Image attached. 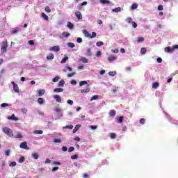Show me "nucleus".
I'll return each instance as SVG.
<instances>
[{
    "mask_svg": "<svg viewBox=\"0 0 178 178\" xmlns=\"http://www.w3.org/2000/svg\"><path fill=\"white\" fill-rule=\"evenodd\" d=\"M67 27H68V29H70V30H72L73 29V24H72V22H68L67 24Z\"/></svg>",
    "mask_w": 178,
    "mask_h": 178,
    "instance_id": "32",
    "label": "nucleus"
},
{
    "mask_svg": "<svg viewBox=\"0 0 178 178\" xmlns=\"http://www.w3.org/2000/svg\"><path fill=\"white\" fill-rule=\"evenodd\" d=\"M67 104H69V105H73V101L71 99L67 100Z\"/></svg>",
    "mask_w": 178,
    "mask_h": 178,
    "instance_id": "64",
    "label": "nucleus"
},
{
    "mask_svg": "<svg viewBox=\"0 0 178 178\" xmlns=\"http://www.w3.org/2000/svg\"><path fill=\"white\" fill-rule=\"evenodd\" d=\"M108 74H109V76H115L116 75V72H113V71H110L109 72H108Z\"/></svg>",
    "mask_w": 178,
    "mask_h": 178,
    "instance_id": "47",
    "label": "nucleus"
},
{
    "mask_svg": "<svg viewBox=\"0 0 178 178\" xmlns=\"http://www.w3.org/2000/svg\"><path fill=\"white\" fill-rule=\"evenodd\" d=\"M42 17H43V19H44V20H48V15H46V14L45 13H42Z\"/></svg>",
    "mask_w": 178,
    "mask_h": 178,
    "instance_id": "35",
    "label": "nucleus"
},
{
    "mask_svg": "<svg viewBox=\"0 0 178 178\" xmlns=\"http://www.w3.org/2000/svg\"><path fill=\"white\" fill-rule=\"evenodd\" d=\"M38 102L40 104V105H42V104H44V99L41 97L38 98Z\"/></svg>",
    "mask_w": 178,
    "mask_h": 178,
    "instance_id": "27",
    "label": "nucleus"
},
{
    "mask_svg": "<svg viewBox=\"0 0 178 178\" xmlns=\"http://www.w3.org/2000/svg\"><path fill=\"white\" fill-rule=\"evenodd\" d=\"M1 108H6V106H9L8 104L3 103L1 104Z\"/></svg>",
    "mask_w": 178,
    "mask_h": 178,
    "instance_id": "50",
    "label": "nucleus"
},
{
    "mask_svg": "<svg viewBox=\"0 0 178 178\" xmlns=\"http://www.w3.org/2000/svg\"><path fill=\"white\" fill-rule=\"evenodd\" d=\"M81 125H76V127L73 129V133H76L77 130H79V127H80Z\"/></svg>",
    "mask_w": 178,
    "mask_h": 178,
    "instance_id": "40",
    "label": "nucleus"
},
{
    "mask_svg": "<svg viewBox=\"0 0 178 178\" xmlns=\"http://www.w3.org/2000/svg\"><path fill=\"white\" fill-rule=\"evenodd\" d=\"M60 80V76H57L52 79L53 83H58Z\"/></svg>",
    "mask_w": 178,
    "mask_h": 178,
    "instance_id": "15",
    "label": "nucleus"
},
{
    "mask_svg": "<svg viewBox=\"0 0 178 178\" xmlns=\"http://www.w3.org/2000/svg\"><path fill=\"white\" fill-rule=\"evenodd\" d=\"M20 148H22L23 149H28L29 147H27V142H23L19 145Z\"/></svg>",
    "mask_w": 178,
    "mask_h": 178,
    "instance_id": "7",
    "label": "nucleus"
},
{
    "mask_svg": "<svg viewBox=\"0 0 178 178\" xmlns=\"http://www.w3.org/2000/svg\"><path fill=\"white\" fill-rule=\"evenodd\" d=\"M44 94H45V90H38V97H42V95H44Z\"/></svg>",
    "mask_w": 178,
    "mask_h": 178,
    "instance_id": "14",
    "label": "nucleus"
},
{
    "mask_svg": "<svg viewBox=\"0 0 178 178\" xmlns=\"http://www.w3.org/2000/svg\"><path fill=\"white\" fill-rule=\"evenodd\" d=\"M6 51H8V42L4 41V42H3V45L1 46V52L5 54V52H6Z\"/></svg>",
    "mask_w": 178,
    "mask_h": 178,
    "instance_id": "2",
    "label": "nucleus"
},
{
    "mask_svg": "<svg viewBox=\"0 0 178 178\" xmlns=\"http://www.w3.org/2000/svg\"><path fill=\"white\" fill-rule=\"evenodd\" d=\"M54 143H62L60 139L55 138L54 139Z\"/></svg>",
    "mask_w": 178,
    "mask_h": 178,
    "instance_id": "58",
    "label": "nucleus"
},
{
    "mask_svg": "<svg viewBox=\"0 0 178 178\" xmlns=\"http://www.w3.org/2000/svg\"><path fill=\"white\" fill-rule=\"evenodd\" d=\"M49 51H54V52H58V51H60V48L59 46H54L53 47H51L49 49Z\"/></svg>",
    "mask_w": 178,
    "mask_h": 178,
    "instance_id": "5",
    "label": "nucleus"
},
{
    "mask_svg": "<svg viewBox=\"0 0 178 178\" xmlns=\"http://www.w3.org/2000/svg\"><path fill=\"white\" fill-rule=\"evenodd\" d=\"M126 22L130 24L131 23L133 22V18L128 17V18L126 19Z\"/></svg>",
    "mask_w": 178,
    "mask_h": 178,
    "instance_id": "33",
    "label": "nucleus"
},
{
    "mask_svg": "<svg viewBox=\"0 0 178 178\" xmlns=\"http://www.w3.org/2000/svg\"><path fill=\"white\" fill-rule=\"evenodd\" d=\"M165 52H167L168 54H170L173 52L174 49L170 47H167L164 49Z\"/></svg>",
    "mask_w": 178,
    "mask_h": 178,
    "instance_id": "8",
    "label": "nucleus"
},
{
    "mask_svg": "<svg viewBox=\"0 0 178 178\" xmlns=\"http://www.w3.org/2000/svg\"><path fill=\"white\" fill-rule=\"evenodd\" d=\"M158 63H162V58L161 57L157 58Z\"/></svg>",
    "mask_w": 178,
    "mask_h": 178,
    "instance_id": "63",
    "label": "nucleus"
},
{
    "mask_svg": "<svg viewBox=\"0 0 178 178\" xmlns=\"http://www.w3.org/2000/svg\"><path fill=\"white\" fill-rule=\"evenodd\" d=\"M84 35H86V37H90V33L88 31H87V30H83V31Z\"/></svg>",
    "mask_w": 178,
    "mask_h": 178,
    "instance_id": "28",
    "label": "nucleus"
},
{
    "mask_svg": "<svg viewBox=\"0 0 178 178\" xmlns=\"http://www.w3.org/2000/svg\"><path fill=\"white\" fill-rule=\"evenodd\" d=\"M63 129H70V130H72V129H73V125H67L64 127Z\"/></svg>",
    "mask_w": 178,
    "mask_h": 178,
    "instance_id": "49",
    "label": "nucleus"
},
{
    "mask_svg": "<svg viewBox=\"0 0 178 178\" xmlns=\"http://www.w3.org/2000/svg\"><path fill=\"white\" fill-rule=\"evenodd\" d=\"M99 96L98 95H94L91 97L90 101H97L98 99Z\"/></svg>",
    "mask_w": 178,
    "mask_h": 178,
    "instance_id": "29",
    "label": "nucleus"
},
{
    "mask_svg": "<svg viewBox=\"0 0 178 178\" xmlns=\"http://www.w3.org/2000/svg\"><path fill=\"white\" fill-rule=\"evenodd\" d=\"M76 74V72L70 73L67 74V77H73Z\"/></svg>",
    "mask_w": 178,
    "mask_h": 178,
    "instance_id": "57",
    "label": "nucleus"
},
{
    "mask_svg": "<svg viewBox=\"0 0 178 178\" xmlns=\"http://www.w3.org/2000/svg\"><path fill=\"white\" fill-rule=\"evenodd\" d=\"M143 41H144V38L143 37L138 38V42H143Z\"/></svg>",
    "mask_w": 178,
    "mask_h": 178,
    "instance_id": "46",
    "label": "nucleus"
},
{
    "mask_svg": "<svg viewBox=\"0 0 178 178\" xmlns=\"http://www.w3.org/2000/svg\"><path fill=\"white\" fill-rule=\"evenodd\" d=\"M74 151V147H70L68 149V152H73Z\"/></svg>",
    "mask_w": 178,
    "mask_h": 178,
    "instance_id": "53",
    "label": "nucleus"
},
{
    "mask_svg": "<svg viewBox=\"0 0 178 178\" xmlns=\"http://www.w3.org/2000/svg\"><path fill=\"white\" fill-rule=\"evenodd\" d=\"M3 133L7 134V136H9V137H13V131L8 127H4L2 129Z\"/></svg>",
    "mask_w": 178,
    "mask_h": 178,
    "instance_id": "1",
    "label": "nucleus"
},
{
    "mask_svg": "<svg viewBox=\"0 0 178 178\" xmlns=\"http://www.w3.org/2000/svg\"><path fill=\"white\" fill-rule=\"evenodd\" d=\"M88 84L87 81H81L79 82L80 87H83V86H86Z\"/></svg>",
    "mask_w": 178,
    "mask_h": 178,
    "instance_id": "24",
    "label": "nucleus"
},
{
    "mask_svg": "<svg viewBox=\"0 0 178 178\" xmlns=\"http://www.w3.org/2000/svg\"><path fill=\"white\" fill-rule=\"evenodd\" d=\"M81 61H82L83 63H88V60H87V58L86 57H82Z\"/></svg>",
    "mask_w": 178,
    "mask_h": 178,
    "instance_id": "26",
    "label": "nucleus"
},
{
    "mask_svg": "<svg viewBox=\"0 0 178 178\" xmlns=\"http://www.w3.org/2000/svg\"><path fill=\"white\" fill-rule=\"evenodd\" d=\"M63 86H65V80L62 79L58 82V87H63Z\"/></svg>",
    "mask_w": 178,
    "mask_h": 178,
    "instance_id": "16",
    "label": "nucleus"
},
{
    "mask_svg": "<svg viewBox=\"0 0 178 178\" xmlns=\"http://www.w3.org/2000/svg\"><path fill=\"white\" fill-rule=\"evenodd\" d=\"M96 56L97 58H99V56H101V51H98L97 53H96Z\"/></svg>",
    "mask_w": 178,
    "mask_h": 178,
    "instance_id": "61",
    "label": "nucleus"
},
{
    "mask_svg": "<svg viewBox=\"0 0 178 178\" xmlns=\"http://www.w3.org/2000/svg\"><path fill=\"white\" fill-rule=\"evenodd\" d=\"M86 55H87L88 56H91V55H92V54H91V49H87Z\"/></svg>",
    "mask_w": 178,
    "mask_h": 178,
    "instance_id": "39",
    "label": "nucleus"
},
{
    "mask_svg": "<svg viewBox=\"0 0 178 178\" xmlns=\"http://www.w3.org/2000/svg\"><path fill=\"white\" fill-rule=\"evenodd\" d=\"M76 42H78V44L83 42V39H81V38H78L76 40Z\"/></svg>",
    "mask_w": 178,
    "mask_h": 178,
    "instance_id": "56",
    "label": "nucleus"
},
{
    "mask_svg": "<svg viewBox=\"0 0 178 178\" xmlns=\"http://www.w3.org/2000/svg\"><path fill=\"white\" fill-rule=\"evenodd\" d=\"M116 59H118V57L115 56H110L108 58V60L110 62H113V60H116Z\"/></svg>",
    "mask_w": 178,
    "mask_h": 178,
    "instance_id": "9",
    "label": "nucleus"
},
{
    "mask_svg": "<svg viewBox=\"0 0 178 178\" xmlns=\"http://www.w3.org/2000/svg\"><path fill=\"white\" fill-rule=\"evenodd\" d=\"M96 45L97 47H101V45H104V42H97Z\"/></svg>",
    "mask_w": 178,
    "mask_h": 178,
    "instance_id": "51",
    "label": "nucleus"
},
{
    "mask_svg": "<svg viewBox=\"0 0 178 178\" xmlns=\"http://www.w3.org/2000/svg\"><path fill=\"white\" fill-rule=\"evenodd\" d=\"M137 8H138V3H134V4H132V6L131 7V9L132 10H134L137 9Z\"/></svg>",
    "mask_w": 178,
    "mask_h": 178,
    "instance_id": "20",
    "label": "nucleus"
},
{
    "mask_svg": "<svg viewBox=\"0 0 178 178\" xmlns=\"http://www.w3.org/2000/svg\"><path fill=\"white\" fill-rule=\"evenodd\" d=\"M147 52V49H145V47H143L140 49V54L142 55H145V53Z\"/></svg>",
    "mask_w": 178,
    "mask_h": 178,
    "instance_id": "25",
    "label": "nucleus"
},
{
    "mask_svg": "<svg viewBox=\"0 0 178 178\" xmlns=\"http://www.w3.org/2000/svg\"><path fill=\"white\" fill-rule=\"evenodd\" d=\"M131 24L134 29H137V23H136V22H133Z\"/></svg>",
    "mask_w": 178,
    "mask_h": 178,
    "instance_id": "55",
    "label": "nucleus"
},
{
    "mask_svg": "<svg viewBox=\"0 0 178 178\" xmlns=\"http://www.w3.org/2000/svg\"><path fill=\"white\" fill-rule=\"evenodd\" d=\"M54 92H63V88H56L54 89Z\"/></svg>",
    "mask_w": 178,
    "mask_h": 178,
    "instance_id": "17",
    "label": "nucleus"
},
{
    "mask_svg": "<svg viewBox=\"0 0 178 178\" xmlns=\"http://www.w3.org/2000/svg\"><path fill=\"white\" fill-rule=\"evenodd\" d=\"M158 10H163V6L159 5L158 6Z\"/></svg>",
    "mask_w": 178,
    "mask_h": 178,
    "instance_id": "59",
    "label": "nucleus"
},
{
    "mask_svg": "<svg viewBox=\"0 0 178 178\" xmlns=\"http://www.w3.org/2000/svg\"><path fill=\"white\" fill-rule=\"evenodd\" d=\"M67 47H69L70 48H74V47H76V45L74 44V43L68 42Z\"/></svg>",
    "mask_w": 178,
    "mask_h": 178,
    "instance_id": "31",
    "label": "nucleus"
},
{
    "mask_svg": "<svg viewBox=\"0 0 178 178\" xmlns=\"http://www.w3.org/2000/svg\"><path fill=\"white\" fill-rule=\"evenodd\" d=\"M33 133L34 134H42L44 132L42 130H35Z\"/></svg>",
    "mask_w": 178,
    "mask_h": 178,
    "instance_id": "30",
    "label": "nucleus"
},
{
    "mask_svg": "<svg viewBox=\"0 0 178 178\" xmlns=\"http://www.w3.org/2000/svg\"><path fill=\"white\" fill-rule=\"evenodd\" d=\"M123 120H124L123 116H120V117H118L117 122H118V123H119V124L123 123Z\"/></svg>",
    "mask_w": 178,
    "mask_h": 178,
    "instance_id": "22",
    "label": "nucleus"
},
{
    "mask_svg": "<svg viewBox=\"0 0 178 178\" xmlns=\"http://www.w3.org/2000/svg\"><path fill=\"white\" fill-rule=\"evenodd\" d=\"M120 10H122V8L120 7H118V8H114L113 10V12L118 13V12H120Z\"/></svg>",
    "mask_w": 178,
    "mask_h": 178,
    "instance_id": "34",
    "label": "nucleus"
},
{
    "mask_svg": "<svg viewBox=\"0 0 178 178\" xmlns=\"http://www.w3.org/2000/svg\"><path fill=\"white\" fill-rule=\"evenodd\" d=\"M62 35L67 38L68 37H70V33L69 32H63Z\"/></svg>",
    "mask_w": 178,
    "mask_h": 178,
    "instance_id": "19",
    "label": "nucleus"
},
{
    "mask_svg": "<svg viewBox=\"0 0 178 178\" xmlns=\"http://www.w3.org/2000/svg\"><path fill=\"white\" fill-rule=\"evenodd\" d=\"M79 158V155L74 154L71 156V159H77Z\"/></svg>",
    "mask_w": 178,
    "mask_h": 178,
    "instance_id": "52",
    "label": "nucleus"
},
{
    "mask_svg": "<svg viewBox=\"0 0 178 178\" xmlns=\"http://www.w3.org/2000/svg\"><path fill=\"white\" fill-rule=\"evenodd\" d=\"M75 15L79 20H81V19H83V15H81L80 11H76L75 13Z\"/></svg>",
    "mask_w": 178,
    "mask_h": 178,
    "instance_id": "6",
    "label": "nucleus"
},
{
    "mask_svg": "<svg viewBox=\"0 0 178 178\" xmlns=\"http://www.w3.org/2000/svg\"><path fill=\"white\" fill-rule=\"evenodd\" d=\"M6 156H9L10 155V149H8L5 152Z\"/></svg>",
    "mask_w": 178,
    "mask_h": 178,
    "instance_id": "48",
    "label": "nucleus"
},
{
    "mask_svg": "<svg viewBox=\"0 0 178 178\" xmlns=\"http://www.w3.org/2000/svg\"><path fill=\"white\" fill-rule=\"evenodd\" d=\"M100 3H102V5H106L111 3V1L109 0H99Z\"/></svg>",
    "mask_w": 178,
    "mask_h": 178,
    "instance_id": "11",
    "label": "nucleus"
},
{
    "mask_svg": "<svg viewBox=\"0 0 178 178\" xmlns=\"http://www.w3.org/2000/svg\"><path fill=\"white\" fill-rule=\"evenodd\" d=\"M54 58H55V56H54V54H49L47 56V60H51L54 59Z\"/></svg>",
    "mask_w": 178,
    "mask_h": 178,
    "instance_id": "12",
    "label": "nucleus"
},
{
    "mask_svg": "<svg viewBox=\"0 0 178 178\" xmlns=\"http://www.w3.org/2000/svg\"><path fill=\"white\" fill-rule=\"evenodd\" d=\"M11 84H12L13 86V90H14L15 92L19 93V86H17V84H16V83H15V81H11Z\"/></svg>",
    "mask_w": 178,
    "mask_h": 178,
    "instance_id": "3",
    "label": "nucleus"
},
{
    "mask_svg": "<svg viewBox=\"0 0 178 178\" xmlns=\"http://www.w3.org/2000/svg\"><path fill=\"white\" fill-rule=\"evenodd\" d=\"M15 138H23V135H22V133L19 132V133L17 134V136H16Z\"/></svg>",
    "mask_w": 178,
    "mask_h": 178,
    "instance_id": "38",
    "label": "nucleus"
},
{
    "mask_svg": "<svg viewBox=\"0 0 178 178\" xmlns=\"http://www.w3.org/2000/svg\"><path fill=\"white\" fill-rule=\"evenodd\" d=\"M24 161H25V159H24V156L20 157L19 159V163H23V162H24Z\"/></svg>",
    "mask_w": 178,
    "mask_h": 178,
    "instance_id": "45",
    "label": "nucleus"
},
{
    "mask_svg": "<svg viewBox=\"0 0 178 178\" xmlns=\"http://www.w3.org/2000/svg\"><path fill=\"white\" fill-rule=\"evenodd\" d=\"M12 34H16V33H19V29H13L11 31Z\"/></svg>",
    "mask_w": 178,
    "mask_h": 178,
    "instance_id": "54",
    "label": "nucleus"
},
{
    "mask_svg": "<svg viewBox=\"0 0 178 178\" xmlns=\"http://www.w3.org/2000/svg\"><path fill=\"white\" fill-rule=\"evenodd\" d=\"M67 59H69V57L65 56L64 58H63L61 60V63H66V60H67Z\"/></svg>",
    "mask_w": 178,
    "mask_h": 178,
    "instance_id": "37",
    "label": "nucleus"
},
{
    "mask_svg": "<svg viewBox=\"0 0 178 178\" xmlns=\"http://www.w3.org/2000/svg\"><path fill=\"white\" fill-rule=\"evenodd\" d=\"M139 123H140V124H145V119L141 118V119L140 120V121H139Z\"/></svg>",
    "mask_w": 178,
    "mask_h": 178,
    "instance_id": "41",
    "label": "nucleus"
},
{
    "mask_svg": "<svg viewBox=\"0 0 178 178\" xmlns=\"http://www.w3.org/2000/svg\"><path fill=\"white\" fill-rule=\"evenodd\" d=\"M110 137H111V138L112 140L116 138V134H115V133H111V134H110Z\"/></svg>",
    "mask_w": 178,
    "mask_h": 178,
    "instance_id": "36",
    "label": "nucleus"
},
{
    "mask_svg": "<svg viewBox=\"0 0 178 178\" xmlns=\"http://www.w3.org/2000/svg\"><path fill=\"white\" fill-rule=\"evenodd\" d=\"M71 84H72V86H76V84H77V82L75 80H72Z\"/></svg>",
    "mask_w": 178,
    "mask_h": 178,
    "instance_id": "62",
    "label": "nucleus"
},
{
    "mask_svg": "<svg viewBox=\"0 0 178 178\" xmlns=\"http://www.w3.org/2000/svg\"><path fill=\"white\" fill-rule=\"evenodd\" d=\"M40 156V155H38V153H33L32 154V157L34 159H38V157Z\"/></svg>",
    "mask_w": 178,
    "mask_h": 178,
    "instance_id": "23",
    "label": "nucleus"
},
{
    "mask_svg": "<svg viewBox=\"0 0 178 178\" xmlns=\"http://www.w3.org/2000/svg\"><path fill=\"white\" fill-rule=\"evenodd\" d=\"M87 88L86 89H83V90H81V92H82V93H84V92H90V88H88V87H90V85H88L87 86Z\"/></svg>",
    "mask_w": 178,
    "mask_h": 178,
    "instance_id": "18",
    "label": "nucleus"
},
{
    "mask_svg": "<svg viewBox=\"0 0 178 178\" xmlns=\"http://www.w3.org/2000/svg\"><path fill=\"white\" fill-rule=\"evenodd\" d=\"M109 116H111V118H115V116H116V111L115 110H111L109 112Z\"/></svg>",
    "mask_w": 178,
    "mask_h": 178,
    "instance_id": "10",
    "label": "nucleus"
},
{
    "mask_svg": "<svg viewBox=\"0 0 178 178\" xmlns=\"http://www.w3.org/2000/svg\"><path fill=\"white\" fill-rule=\"evenodd\" d=\"M159 87V83L154 82L152 83V88H158Z\"/></svg>",
    "mask_w": 178,
    "mask_h": 178,
    "instance_id": "21",
    "label": "nucleus"
},
{
    "mask_svg": "<svg viewBox=\"0 0 178 178\" xmlns=\"http://www.w3.org/2000/svg\"><path fill=\"white\" fill-rule=\"evenodd\" d=\"M97 37V33L92 32V35H90V38H95Z\"/></svg>",
    "mask_w": 178,
    "mask_h": 178,
    "instance_id": "44",
    "label": "nucleus"
},
{
    "mask_svg": "<svg viewBox=\"0 0 178 178\" xmlns=\"http://www.w3.org/2000/svg\"><path fill=\"white\" fill-rule=\"evenodd\" d=\"M7 118L8 120H15V122H17L19 120V118H17L15 114H13L11 116H8Z\"/></svg>",
    "mask_w": 178,
    "mask_h": 178,
    "instance_id": "4",
    "label": "nucleus"
},
{
    "mask_svg": "<svg viewBox=\"0 0 178 178\" xmlns=\"http://www.w3.org/2000/svg\"><path fill=\"white\" fill-rule=\"evenodd\" d=\"M54 99H56V101L57 102H62V99H60V96H59V95H55V96L54 97Z\"/></svg>",
    "mask_w": 178,
    "mask_h": 178,
    "instance_id": "13",
    "label": "nucleus"
},
{
    "mask_svg": "<svg viewBox=\"0 0 178 178\" xmlns=\"http://www.w3.org/2000/svg\"><path fill=\"white\" fill-rule=\"evenodd\" d=\"M16 165H17L16 162L13 161V162H11V163L9 164V166L11 167V168H13L14 166H16Z\"/></svg>",
    "mask_w": 178,
    "mask_h": 178,
    "instance_id": "42",
    "label": "nucleus"
},
{
    "mask_svg": "<svg viewBox=\"0 0 178 178\" xmlns=\"http://www.w3.org/2000/svg\"><path fill=\"white\" fill-rule=\"evenodd\" d=\"M45 12H47V13H51V8H49V6H46Z\"/></svg>",
    "mask_w": 178,
    "mask_h": 178,
    "instance_id": "43",
    "label": "nucleus"
},
{
    "mask_svg": "<svg viewBox=\"0 0 178 178\" xmlns=\"http://www.w3.org/2000/svg\"><path fill=\"white\" fill-rule=\"evenodd\" d=\"M62 149H63V152H66V151H67V147L63 146V147H62Z\"/></svg>",
    "mask_w": 178,
    "mask_h": 178,
    "instance_id": "60",
    "label": "nucleus"
}]
</instances>
